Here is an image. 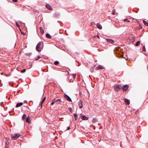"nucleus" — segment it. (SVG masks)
<instances>
[{
    "label": "nucleus",
    "instance_id": "24",
    "mask_svg": "<svg viewBox=\"0 0 148 148\" xmlns=\"http://www.w3.org/2000/svg\"><path fill=\"white\" fill-rule=\"evenodd\" d=\"M115 14H116V10H112V14L113 15H114Z\"/></svg>",
    "mask_w": 148,
    "mask_h": 148
},
{
    "label": "nucleus",
    "instance_id": "30",
    "mask_svg": "<svg viewBox=\"0 0 148 148\" xmlns=\"http://www.w3.org/2000/svg\"><path fill=\"white\" fill-rule=\"evenodd\" d=\"M124 21H127V22H129L130 21L129 20H128L127 19H124Z\"/></svg>",
    "mask_w": 148,
    "mask_h": 148
},
{
    "label": "nucleus",
    "instance_id": "37",
    "mask_svg": "<svg viewBox=\"0 0 148 148\" xmlns=\"http://www.w3.org/2000/svg\"><path fill=\"white\" fill-rule=\"evenodd\" d=\"M59 63V62L58 61H56V65H58Z\"/></svg>",
    "mask_w": 148,
    "mask_h": 148
},
{
    "label": "nucleus",
    "instance_id": "39",
    "mask_svg": "<svg viewBox=\"0 0 148 148\" xmlns=\"http://www.w3.org/2000/svg\"><path fill=\"white\" fill-rule=\"evenodd\" d=\"M70 127H68V128H67V130H70Z\"/></svg>",
    "mask_w": 148,
    "mask_h": 148
},
{
    "label": "nucleus",
    "instance_id": "20",
    "mask_svg": "<svg viewBox=\"0 0 148 148\" xmlns=\"http://www.w3.org/2000/svg\"><path fill=\"white\" fill-rule=\"evenodd\" d=\"M97 121V119L95 118L93 119L92 120V122L94 123Z\"/></svg>",
    "mask_w": 148,
    "mask_h": 148
},
{
    "label": "nucleus",
    "instance_id": "10",
    "mask_svg": "<svg viewBox=\"0 0 148 148\" xmlns=\"http://www.w3.org/2000/svg\"><path fill=\"white\" fill-rule=\"evenodd\" d=\"M96 25H97V27L98 28H99V29H102V27L100 23H97V24Z\"/></svg>",
    "mask_w": 148,
    "mask_h": 148
},
{
    "label": "nucleus",
    "instance_id": "16",
    "mask_svg": "<svg viewBox=\"0 0 148 148\" xmlns=\"http://www.w3.org/2000/svg\"><path fill=\"white\" fill-rule=\"evenodd\" d=\"M46 37L48 38H51V36L50 34L48 33H47L46 35Z\"/></svg>",
    "mask_w": 148,
    "mask_h": 148
},
{
    "label": "nucleus",
    "instance_id": "3",
    "mask_svg": "<svg viewBox=\"0 0 148 148\" xmlns=\"http://www.w3.org/2000/svg\"><path fill=\"white\" fill-rule=\"evenodd\" d=\"M21 136V135L18 134H16L14 135H11V138L12 140H15L17 139L19 137Z\"/></svg>",
    "mask_w": 148,
    "mask_h": 148
},
{
    "label": "nucleus",
    "instance_id": "8",
    "mask_svg": "<svg viewBox=\"0 0 148 148\" xmlns=\"http://www.w3.org/2000/svg\"><path fill=\"white\" fill-rule=\"evenodd\" d=\"M88 117L85 115H83L81 116V119L83 120H87L88 119Z\"/></svg>",
    "mask_w": 148,
    "mask_h": 148
},
{
    "label": "nucleus",
    "instance_id": "25",
    "mask_svg": "<svg viewBox=\"0 0 148 148\" xmlns=\"http://www.w3.org/2000/svg\"><path fill=\"white\" fill-rule=\"evenodd\" d=\"M95 25V23L94 22H92L90 23V25L91 26Z\"/></svg>",
    "mask_w": 148,
    "mask_h": 148
},
{
    "label": "nucleus",
    "instance_id": "40",
    "mask_svg": "<svg viewBox=\"0 0 148 148\" xmlns=\"http://www.w3.org/2000/svg\"><path fill=\"white\" fill-rule=\"evenodd\" d=\"M97 38H99V35H97Z\"/></svg>",
    "mask_w": 148,
    "mask_h": 148
},
{
    "label": "nucleus",
    "instance_id": "13",
    "mask_svg": "<svg viewBox=\"0 0 148 148\" xmlns=\"http://www.w3.org/2000/svg\"><path fill=\"white\" fill-rule=\"evenodd\" d=\"M26 121L27 122L29 123H31V121L30 120V118L29 116L27 117L26 119Z\"/></svg>",
    "mask_w": 148,
    "mask_h": 148
},
{
    "label": "nucleus",
    "instance_id": "44",
    "mask_svg": "<svg viewBox=\"0 0 148 148\" xmlns=\"http://www.w3.org/2000/svg\"><path fill=\"white\" fill-rule=\"evenodd\" d=\"M51 108H52V107L51 106Z\"/></svg>",
    "mask_w": 148,
    "mask_h": 148
},
{
    "label": "nucleus",
    "instance_id": "26",
    "mask_svg": "<svg viewBox=\"0 0 148 148\" xmlns=\"http://www.w3.org/2000/svg\"><path fill=\"white\" fill-rule=\"evenodd\" d=\"M55 102H56V101H55V99H53V100L52 102L51 103V105H53L55 103Z\"/></svg>",
    "mask_w": 148,
    "mask_h": 148
},
{
    "label": "nucleus",
    "instance_id": "42",
    "mask_svg": "<svg viewBox=\"0 0 148 148\" xmlns=\"http://www.w3.org/2000/svg\"><path fill=\"white\" fill-rule=\"evenodd\" d=\"M6 145H7V142H6Z\"/></svg>",
    "mask_w": 148,
    "mask_h": 148
},
{
    "label": "nucleus",
    "instance_id": "11",
    "mask_svg": "<svg viewBox=\"0 0 148 148\" xmlns=\"http://www.w3.org/2000/svg\"><path fill=\"white\" fill-rule=\"evenodd\" d=\"M46 7L47 9L49 10H52V9L51 7L49 4H46Z\"/></svg>",
    "mask_w": 148,
    "mask_h": 148
},
{
    "label": "nucleus",
    "instance_id": "15",
    "mask_svg": "<svg viewBox=\"0 0 148 148\" xmlns=\"http://www.w3.org/2000/svg\"><path fill=\"white\" fill-rule=\"evenodd\" d=\"M62 102L60 99H58L56 100V103L61 104Z\"/></svg>",
    "mask_w": 148,
    "mask_h": 148
},
{
    "label": "nucleus",
    "instance_id": "17",
    "mask_svg": "<svg viewBox=\"0 0 148 148\" xmlns=\"http://www.w3.org/2000/svg\"><path fill=\"white\" fill-rule=\"evenodd\" d=\"M143 22L144 25L147 26H148V23L146 21L143 20Z\"/></svg>",
    "mask_w": 148,
    "mask_h": 148
},
{
    "label": "nucleus",
    "instance_id": "22",
    "mask_svg": "<svg viewBox=\"0 0 148 148\" xmlns=\"http://www.w3.org/2000/svg\"><path fill=\"white\" fill-rule=\"evenodd\" d=\"M74 116L75 118V119L76 120H77V115L76 114H74Z\"/></svg>",
    "mask_w": 148,
    "mask_h": 148
},
{
    "label": "nucleus",
    "instance_id": "41",
    "mask_svg": "<svg viewBox=\"0 0 148 148\" xmlns=\"http://www.w3.org/2000/svg\"><path fill=\"white\" fill-rule=\"evenodd\" d=\"M54 64L55 65H56V61H55L54 62Z\"/></svg>",
    "mask_w": 148,
    "mask_h": 148
},
{
    "label": "nucleus",
    "instance_id": "18",
    "mask_svg": "<svg viewBox=\"0 0 148 148\" xmlns=\"http://www.w3.org/2000/svg\"><path fill=\"white\" fill-rule=\"evenodd\" d=\"M97 68H98L99 69H103V66L101 65H99L96 68L97 69Z\"/></svg>",
    "mask_w": 148,
    "mask_h": 148
},
{
    "label": "nucleus",
    "instance_id": "1",
    "mask_svg": "<svg viewBox=\"0 0 148 148\" xmlns=\"http://www.w3.org/2000/svg\"><path fill=\"white\" fill-rule=\"evenodd\" d=\"M43 48V43L42 42H39L37 45L36 47V50L37 51L40 52L41 51L42 49Z\"/></svg>",
    "mask_w": 148,
    "mask_h": 148
},
{
    "label": "nucleus",
    "instance_id": "12",
    "mask_svg": "<svg viewBox=\"0 0 148 148\" xmlns=\"http://www.w3.org/2000/svg\"><path fill=\"white\" fill-rule=\"evenodd\" d=\"M23 105V103L22 102H20L18 103L16 105V107L18 108V107H20L21 106H22Z\"/></svg>",
    "mask_w": 148,
    "mask_h": 148
},
{
    "label": "nucleus",
    "instance_id": "43",
    "mask_svg": "<svg viewBox=\"0 0 148 148\" xmlns=\"http://www.w3.org/2000/svg\"><path fill=\"white\" fill-rule=\"evenodd\" d=\"M147 69H148V66H147Z\"/></svg>",
    "mask_w": 148,
    "mask_h": 148
},
{
    "label": "nucleus",
    "instance_id": "46",
    "mask_svg": "<svg viewBox=\"0 0 148 148\" xmlns=\"http://www.w3.org/2000/svg\"><path fill=\"white\" fill-rule=\"evenodd\" d=\"M3 74V73H1V74Z\"/></svg>",
    "mask_w": 148,
    "mask_h": 148
},
{
    "label": "nucleus",
    "instance_id": "33",
    "mask_svg": "<svg viewBox=\"0 0 148 148\" xmlns=\"http://www.w3.org/2000/svg\"><path fill=\"white\" fill-rule=\"evenodd\" d=\"M119 47H118V48L116 47V48H115L114 49V50L115 51L118 50V49H119Z\"/></svg>",
    "mask_w": 148,
    "mask_h": 148
},
{
    "label": "nucleus",
    "instance_id": "27",
    "mask_svg": "<svg viewBox=\"0 0 148 148\" xmlns=\"http://www.w3.org/2000/svg\"><path fill=\"white\" fill-rule=\"evenodd\" d=\"M142 50L144 51H146V49H145V46H143V48L142 49Z\"/></svg>",
    "mask_w": 148,
    "mask_h": 148
},
{
    "label": "nucleus",
    "instance_id": "29",
    "mask_svg": "<svg viewBox=\"0 0 148 148\" xmlns=\"http://www.w3.org/2000/svg\"><path fill=\"white\" fill-rule=\"evenodd\" d=\"M25 71H26V69H23V70H22L21 71V72L22 73H23L25 72Z\"/></svg>",
    "mask_w": 148,
    "mask_h": 148
},
{
    "label": "nucleus",
    "instance_id": "21",
    "mask_svg": "<svg viewBox=\"0 0 148 148\" xmlns=\"http://www.w3.org/2000/svg\"><path fill=\"white\" fill-rule=\"evenodd\" d=\"M140 43V41H137L135 44V45L136 46H138Z\"/></svg>",
    "mask_w": 148,
    "mask_h": 148
},
{
    "label": "nucleus",
    "instance_id": "36",
    "mask_svg": "<svg viewBox=\"0 0 148 148\" xmlns=\"http://www.w3.org/2000/svg\"><path fill=\"white\" fill-rule=\"evenodd\" d=\"M69 110H70V111L71 112V110H72V108H71L69 107Z\"/></svg>",
    "mask_w": 148,
    "mask_h": 148
},
{
    "label": "nucleus",
    "instance_id": "32",
    "mask_svg": "<svg viewBox=\"0 0 148 148\" xmlns=\"http://www.w3.org/2000/svg\"><path fill=\"white\" fill-rule=\"evenodd\" d=\"M139 28L140 29H141L142 28V27L141 26V25L140 23H139Z\"/></svg>",
    "mask_w": 148,
    "mask_h": 148
},
{
    "label": "nucleus",
    "instance_id": "4",
    "mask_svg": "<svg viewBox=\"0 0 148 148\" xmlns=\"http://www.w3.org/2000/svg\"><path fill=\"white\" fill-rule=\"evenodd\" d=\"M129 88V86L127 85H125L122 87V89L124 91H126Z\"/></svg>",
    "mask_w": 148,
    "mask_h": 148
},
{
    "label": "nucleus",
    "instance_id": "45",
    "mask_svg": "<svg viewBox=\"0 0 148 148\" xmlns=\"http://www.w3.org/2000/svg\"><path fill=\"white\" fill-rule=\"evenodd\" d=\"M22 33L23 34H24L23 33H22Z\"/></svg>",
    "mask_w": 148,
    "mask_h": 148
},
{
    "label": "nucleus",
    "instance_id": "7",
    "mask_svg": "<svg viewBox=\"0 0 148 148\" xmlns=\"http://www.w3.org/2000/svg\"><path fill=\"white\" fill-rule=\"evenodd\" d=\"M82 100H80L79 101L78 103V104L80 108H82L83 104H82Z\"/></svg>",
    "mask_w": 148,
    "mask_h": 148
},
{
    "label": "nucleus",
    "instance_id": "35",
    "mask_svg": "<svg viewBox=\"0 0 148 148\" xmlns=\"http://www.w3.org/2000/svg\"><path fill=\"white\" fill-rule=\"evenodd\" d=\"M76 75L75 74H73V77L74 79H75V77H76Z\"/></svg>",
    "mask_w": 148,
    "mask_h": 148
},
{
    "label": "nucleus",
    "instance_id": "34",
    "mask_svg": "<svg viewBox=\"0 0 148 148\" xmlns=\"http://www.w3.org/2000/svg\"><path fill=\"white\" fill-rule=\"evenodd\" d=\"M16 25L18 27H20V26L17 22L16 23Z\"/></svg>",
    "mask_w": 148,
    "mask_h": 148
},
{
    "label": "nucleus",
    "instance_id": "31",
    "mask_svg": "<svg viewBox=\"0 0 148 148\" xmlns=\"http://www.w3.org/2000/svg\"><path fill=\"white\" fill-rule=\"evenodd\" d=\"M40 58V56H38L37 57V58H36L35 59V60H38L39 58Z\"/></svg>",
    "mask_w": 148,
    "mask_h": 148
},
{
    "label": "nucleus",
    "instance_id": "2",
    "mask_svg": "<svg viewBox=\"0 0 148 148\" xmlns=\"http://www.w3.org/2000/svg\"><path fill=\"white\" fill-rule=\"evenodd\" d=\"M114 88L116 91H118L121 88V86L119 84H115L114 85Z\"/></svg>",
    "mask_w": 148,
    "mask_h": 148
},
{
    "label": "nucleus",
    "instance_id": "23",
    "mask_svg": "<svg viewBox=\"0 0 148 148\" xmlns=\"http://www.w3.org/2000/svg\"><path fill=\"white\" fill-rule=\"evenodd\" d=\"M26 117V114H24L23 116H22V119H23V120H24V119H25V118Z\"/></svg>",
    "mask_w": 148,
    "mask_h": 148
},
{
    "label": "nucleus",
    "instance_id": "5",
    "mask_svg": "<svg viewBox=\"0 0 148 148\" xmlns=\"http://www.w3.org/2000/svg\"><path fill=\"white\" fill-rule=\"evenodd\" d=\"M64 98L66 99L68 101H72V100L67 95L64 94Z\"/></svg>",
    "mask_w": 148,
    "mask_h": 148
},
{
    "label": "nucleus",
    "instance_id": "28",
    "mask_svg": "<svg viewBox=\"0 0 148 148\" xmlns=\"http://www.w3.org/2000/svg\"><path fill=\"white\" fill-rule=\"evenodd\" d=\"M94 67H92V68H91L90 69V71L92 72H93L94 71Z\"/></svg>",
    "mask_w": 148,
    "mask_h": 148
},
{
    "label": "nucleus",
    "instance_id": "38",
    "mask_svg": "<svg viewBox=\"0 0 148 148\" xmlns=\"http://www.w3.org/2000/svg\"><path fill=\"white\" fill-rule=\"evenodd\" d=\"M12 1L15 2H17L18 1L17 0H12Z\"/></svg>",
    "mask_w": 148,
    "mask_h": 148
},
{
    "label": "nucleus",
    "instance_id": "9",
    "mask_svg": "<svg viewBox=\"0 0 148 148\" xmlns=\"http://www.w3.org/2000/svg\"><path fill=\"white\" fill-rule=\"evenodd\" d=\"M124 101L125 102V103L128 105H129L130 104V100L126 99H124Z\"/></svg>",
    "mask_w": 148,
    "mask_h": 148
},
{
    "label": "nucleus",
    "instance_id": "19",
    "mask_svg": "<svg viewBox=\"0 0 148 148\" xmlns=\"http://www.w3.org/2000/svg\"><path fill=\"white\" fill-rule=\"evenodd\" d=\"M46 97H45L43 99V100L42 101H41V106H42V104L44 102V101H45V100L46 99Z\"/></svg>",
    "mask_w": 148,
    "mask_h": 148
},
{
    "label": "nucleus",
    "instance_id": "6",
    "mask_svg": "<svg viewBox=\"0 0 148 148\" xmlns=\"http://www.w3.org/2000/svg\"><path fill=\"white\" fill-rule=\"evenodd\" d=\"M106 40L107 42L112 44L114 43V41L112 39L106 38Z\"/></svg>",
    "mask_w": 148,
    "mask_h": 148
},
{
    "label": "nucleus",
    "instance_id": "14",
    "mask_svg": "<svg viewBox=\"0 0 148 148\" xmlns=\"http://www.w3.org/2000/svg\"><path fill=\"white\" fill-rule=\"evenodd\" d=\"M40 31L41 33L42 34H43L44 33V31L42 27H40Z\"/></svg>",
    "mask_w": 148,
    "mask_h": 148
}]
</instances>
